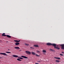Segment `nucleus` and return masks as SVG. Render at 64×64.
Wrapping results in <instances>:
<instances>
[{
  "mask_svg": "<svg viewBox=\"0 0 64 64\" xmlns=\"http://www.w3.org/2000/svg\"><path fill=\"white\" fill-rule=\"evenodd\" d=\"M5 34L4 33L2 35V36H6V35H5Z\"/></svg>",
  "mask_w": 64,
  "mask_h": 64,
  "instance_id": "9",
  "label": "nucleus"
},
{
  "mask_svg": "<svg viewBox=\"0 0 64 64\" xmlns=\"http://www.w3.org/2000/svg\"><path fill=\"white\" fill-rule=\"evenodd\" d=\"M50 50H51V51H53V52L54 51V50L53 49H50Z\"/></svg>",
  "mask_w": 64,
  "mask_h": 64,
  "instance_id": "22",
  "label": "nucleus"
},
{
  "mask_svg": "<svg viewBox=\"0 0 64 64\" xmlns=\"http://www.w3.org/2000/svg\"><path fill=\"white\" fill-rule=\"evenodd\" d=\"M19 44H20L18 42H16L15 44V45L16 46H17V45H19Z\"/></svg>",
  "mask_w": 64,
  "mask_h": 64,
  "instance_id": "8",
  "label": "nucleus"
},
{
  "mask_svg": "<svg viewBox=\"0 0 64 64\" xmlns=\"http://www.w3.org/2000/svg\"><path fill=\"white\" fill-rule=\"evenodd\" d=\"M26 52L27 54H31V52L28 51H26Z\"/></svg>",
  "mask_w": 64,
  "mask_h": 64,
  "instance_id": "5",
  "label": "nucleus"
},
{
  "mask_svg": "<svg viewBox=\"0 0 64 64\" xmlns=\"http://www.w3.org/2000/svg\"><path fill=\"white\" fill-rule=\"evenodd\" d=\"M60 55H61V56H63L64 55L62 54H60Z\"/></svg>",
  "mask_w": 64,
  "mask_h": 64,
  "instance_id": "24",
  "label": "nucleus"
},
{
  "mask_svg": "<svg viewBox=\"0 0 64 64\" xmlns=\"http://www.w3.org/2000/svg\"><path fill=\"white\" fill-rule=\"evenodd\" d=\"M32 55H36V54L34 52H32Z\"/></svg>",
  "mask_w": 64,
  "mask_h": 64,
  "instance_id": "14",
  "label": "nucleus"
},
{
  "mask_svg": "<svg viewBox=\"0 0 64 64\" xmlns=\"http://www.w3.org/2000/svg\"><path fill=\"white\" fill-rule=\"evenodd\" d=\"M54 58H56V59H58L59 60H60V58H57L56 57H54Z\"/></svg>",
  "mask_w": 64,
  "mask_h": 64,
  "instance_id": "10",
  "label": "nucleus"
},
{
  "mask_svg": "<svg viewBox=\"0 0 64 64\" xmlns=\"http://www.w3.org/2000/svg\"><path fill=\"white\" fill-rule=\"evenodd\" d=\"M6 52L7 53H11V52Z\"/></svg>",
  "mask_w": 64,
  "mask_h": 64,
  "instance_id": "21",
  "label": "nucleus"
},
{
  "mask_svg": "<svg viewBox=\"0 0 64 64\" xmlns=\"http://www.w3.org/2000/svg\"><path fill=\"white\" fill-rule=\"evenodd\" d=\"M8 51L9 50V49H8Z\"/></svg>",
  "mask_w": 64,
  "mask_h": 64,
  "instance_id": "31",
  "label": "nucleus"
},
{
  "mask_svg": "<svg viewBox=\"0 0 64 64\" xmlns=\"http://www.w3.org/2000/svg\"><path fill=\"white\" fill-rule=\"evenodd\" d=\"M14 41H15V42H19V41L17 40H14Z\"/></svg>",
  "mask_w": 64,
  "mask_h": 64,
  "instance_id": "18",
  "label": "nucleus"
},
{
  "mask_svg": "<svg viewBox=\"0 0 64 64\" xmlns=\"http://www.w3.org/2000/svg\"><path fill=\"white\" fill-rule=\"evenodd\" d=\"M36 56H39V55H38L37 54H36Z\"/></svg>",
  "mask_w": 64,
  "mask_h": 64,
  "instance_id": "26",
  "label": "nucleus"
},
{
  "mask_svg": "<svg viewBox=\"0 0 64 64\" xmlns=\"http://www.w3.org/2000/svg\"><path fill=\"white\" fill-rule=\"evenodd\" d=\"M0 54H1V55H5L6 56H8V55L7 54L4 53H0Z\"/></svg>",
  "mask_w": 64,
  "mask_h": 64,
  "instance_id": "3",
  "label": "nucleus"
},
{
  "mask_svg": "<svg viewBox=\"0 0 64 64\" xmlns=\"http://www.w3.org/2000/svg\"><path fill=\"white\" fill-rule=\"evenodd\" d=\"M14 48H15V49H20V48H19V47H14Z\"/></svg>",
  "mask_w": 64,
  "mask_h": 64,
  "instance_id": "13",
  "label": "nucleus"
},
{
  "mask_svg": "<svg viewBox=\"0 0 64 64\" xmlns=\"http://www.w3.org/2000/svg\"><path fill=\"white\" fill-rule=\"evenodd\" d=\"M35 64H38V63H36Z\"/></svg>",
  "mask_w": 64,
  "mask_h": 64,
  "instance_id": "28",
  "label": "nucleus"
},
{
  "mask_svg": "<svg viewBox=\"0 0 64 64\" xmlns=\"http://www.w3.org/2000/svg\"><path fill=\"white\" fill-rule=\"evenodd\" d=\"M25 45H26V46H28V45H29V44H25Z\"/></svg>",
  "mask_w": 64,
  "mask_h": 64,
  "instance_id": "23",
  "label": "nucleus"
},
{
  "mask_svg": "<svg viewBox=\"0 0 64 64\" xmlns=\"http://www.w3.org/2000/svg\"><path fill=\"white\" fill-rule=\"evenodd\" d=\"M53 46H54V47L55 48H56L57 49H58V50H59V49H60V48L56 47V44H53Z\"/></svg>",
  "mask_w": 64,
  "mask_h": 64,
  "instance_id": "2",
  "label": "nucleus"
},
{
  "mask_svg": "<svg viewBox=\"0 0 64 64\" xmlns=\"http://www.w3.org/2000/svg\"><path fill=\"white\" fill-rule=\"evenodd\" d=\"M37 52V53H40V51H38V50H37L36 51Z\"/></svg>",
  "mask_w": 64,
  "mask_h": 64,
  "instance_id": "16",
  "label": "nucleus"
},
{
  "mask_svg": "<svg viewBox=\"0 0 64 64\" xmlns=\"http://www.w3.org/2000/svg\"><path fill=\"white\" fill-rule=\"evenodd\" d=\"M18 58V59H23L22 58Z\"/></svg>",
  "mask_w": 64,
  "mask_h": 64,
  "instance_id": "19",
  "label": "nucleus"
},
{
  "mask_svg": "<svg viewBox=\"0 0 64 64\" xmlns=\"http://www.w3.org/2000/svg\"><path fill=\"white\" fill-rule=\"evenodd\" d=\"M56 62H60V61L58 60H56Z\"/></svg>",
  "mask_w": 64,
  "mask_h": 64,
  "instance_id": "17",
  "label": "nucleus"
},
{
  "mask_svg": "<svg viewBox=\"0 0 64 64\" xmlns=\"http://www.w3.org/2000/svg\"><path fill=\"white\" fill-rule=\"evenodd\" d=\"M21 50H19V51H20Z\"/></svg>",
  "mask_w": 64,
  "mask_h": 64,
  "instance_id": "32",
  "label": "nucleus"
},
{
  "mask_svg": "<svg viewBox=\"0 0 64 64\" xmlns=\"http://www.w3.org/2000/svg\"><path fill=\"white\" fill-rule=\"evenodd\" d=\"M6 36H7L8 38H11V36L9 35H6Z\"/></svg>",
  "mask_w": 64,
  "mask_h": 64,
  "instance_id": "11",
  "label": "nucleus"
},
{
  "mask_svg": "<svg viewBox=\"0 0 64 64\" xmlns=\"http://www.w3.org/2000/svg\"><path fill=\"white\" fill-rule=\"evenodd\" d=\"M12 57H16V58L18 57V56L16 55H13L12 56Z\"/></svg>",
  "mask_w": 64,
  "mask_h": 64,
  "instance_id": "7",
  "label": "nucleus"
},
{
  "mask_svg": "<svg viewBox=\"0 0 64 64\" xmlns=\"http://www.w3.org/2000/svg\"><path fill=\"white\" fill-rule=\"evenodd\" d=\"M1 58H0V59H1Z\"/></svg>",
  "mask_w": 64,
  "mask_h": 64,
  "instance_id": "29",
  "label": "nucleus"
},
{
  "mask_svg": "<svg viewBox=\"0 0 64 64\" xmlns=\"http://www.w3.org/2000/svg\"><path fill=\"white\" fill-rule=\"evenodd\" d=\"M56 46H57V47H60V46H62V49H64V44H59L58 45H56Z\"/></svg>",
  "mask_w": 64,
  "mask_h": 64,
  "instance_id": "1",
  "label": "nucleus"
},
{
  "mask_svg": "<svg viewBox=\"0 0 64 64\" xmlns=\"http://www.w3.org/2000/svg\"><path fill=\"white\" fill-rule=\"evenodd\" d=\"M21 57L22 58H25V59H28V57L25 56H22Z\"/></svg>",
  "mask_w": 64,
  "mask_h": 64,
  "instance_id": "6",
  "label": "nucleus"
},
{
  "mask_svg": "<svg viewBox=\"0 0 64 64\" xmlns=\"http://www.w3.org/2000/svg\"><path fill=\"white\" fill-rule=\"evenodd\" d=\"M0 61H1L0 60Z\"/></svg>",
  "mask_w": 64,
  "mask_h": 64,
  "instance_id": "33",
  "label": "nucleus"
},
{
  "mask_svg": "<svg viewBox=\"0 0 64 64\" xmlns=\"http://www.w3.org/2000/svg\"><path fill=\"white\" fill-rule=\"evenodd\" d=\"M30 48H32V49H34V48H32V47H30Z\"/></svg>",
  "mask_w": 64,
  "mask_h": 64,
  "instance_id": "25",
  "label": "nucleus"
},
{
  "mask_svg": "<svg viewBox=\"0 0 64 64\" xmlns=\"http://www.w3.org/2000/svg\"><path fill=\"white\" fill-rule=\"evenodd\" d=\"M53 44H52L51 43H48L47 44V45H49V46L52 45V46H53Z\"/></svg>",
  "mask_w": 64,
  "mask_h": 64,
  "instance_id": "4",
  "label": "nucleus"
},
{
  "mask_svg": "<svg viewBox=\"0 0 64 64\" xmlns=\"http://www.w3.org/2000/svg\"><path fill=\"white\" fill-rule=\"evenodd\" d=\"M18 41H19V42H20V40H18Z\"/></svg>",
  "mask_w": 64,
  "mask_h": 64,
  "instance_id": "30",
  "label": "nucleus"
},
{
  "mask_svg": "<svg viewBox=\"0 0 64 64\" xmlns=\"http://www.w3.org/2000/svg\"><path fill=\"white\" fill-rule=\"evenodd\" d=\"M42 52H44V53H46V51L45 50H43Z\"/></svg>",
  "mask_w": 64,
  "mask_h": 64,
  "instance_id": "15",
  "label": "nucleus"
},
{
  "mask_svg": "<svg viewBox=\"0 0 64 64\" xmlns=\"http://www.w3.org/2000/svg\"><path fill=\"white\" fill-rule=\"evenodd\" d=\"M34 47H39V46L38 45H34Z\"/></svg>",
  "mask_w": 64,
  "mask_h": 64,
  "instance_id": "12",
  "label": "nucleus"
},
{
  "mask_svg": "<svg viewBox=\"0 0 64 64\" xmlns=\"http://www.w3.org/2000/svg\"><path fill=\"white\" fill-rule=\"evenodd\" d=\"M62 53L64 54V52H62Z\"/></svg>",
  "mask_w": 64,
  "mask_h": 64,
  "instance_id": "27",
  "label": "nucleus"
},
{
  "mask_svg": "<svg viewBox=\"0 0 64 64\" xmlns=\"http://www.w3.org/2000/svg\"><path fill=\"white\" fill-rule=\"evenodd\" d=\"M17 60H18V61H20L22 60H20V59H17Z\"/></svg>",
  "mask_w": 64,
  "mask_h": 64,
  "instance_id": "20",
  "label": "nucleus"
}]
</instances>
